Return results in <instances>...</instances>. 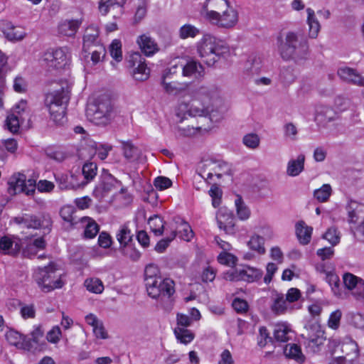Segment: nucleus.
I'll list each match as a JSON object with an SVG mask.
<instances>
[{"mask_svg":"<svg viewBox=\"0 0 364 364\" xmlns=\"http://www.w3.org/2000/svg\"><path fill=\"white\" fill-rule=\"evenodd\" d=\"M24 120L23 116H19L13 112L7 116L5 126L11 132L15 134L18 132L20 124H23Z\"/></svg>","mask_w":364,"mask_h":364,"instance_id":"nucleus-35","label":"nucleus"},{"mask_svg":"<svg viewBox=\"0 0 364 364\" xmlns=\"http://www.w3.org/2000/svg\"><path fill=\"white\" fill-rule=\"evenodd\" d=\"M99 30L96 26H90L87 28L83 36V52L90 53V48L101 45L98 41Z\"/></svg>","mask_w":364,"mask_h":364,"instance_id":"nucleus-21","label":"nucleus"},{"mask_svg":"<svg viewBox=\"0 0 364 364\" xmlns=\"http://www.w3.org/2000/svg\"><path fill=\"white\" fill-rule=\"evenodd\" d=\"M9 193L16 195L24 193L27 196H31L34 193L36 187V183L34 179H26V176L23 173H17L14 174L9 181Z\"/></svg>","mask_w":364,"mask_h":364,"instance_id":"nucleus-12","label":"nucleus"},{"mask_svg":"<svg viewBox=\"0 0 364 364\" xmlns=\"http://www.w3.org/2000/svg\"><path fill=\"white\" fill-rule=\"evenodd\" d=\"M56 267L53 262H50L48 266L38 267L33 273V279L38 287L44 292H50L55 289L61 288L64 282L61 279V274H56Z\"/></svg>","mask_w":364,"mask_h":364,"instance_id":"nucleus-5","label":"nucleus"},{"mask_svg":"<svg viewBox=\"0 0 364 364\" xmlns=\"http://www.w3.org/2000/svg\"><path fill=\"white\" fill-rule=\"evenodd\" d=\"M88 146L90 149V156L92 157L97 154L98 158L101 160H105L107 157L108 153L112 149V146L108 144L101 145V148L98 149L96 143L93 141H90Z\"/></svg>","mask_w":364,"mask_h":364,"instance_id":"nucleus-37","label":"nucleus"},{"mask_svg":"<svg viewBox=\"0 0 364 364\" xmlns=\"http://www.w3.org/2000/svg\"><path fill=\"white\" fill-rule=\"evenodd\" d=\"M312 230V228L307 226L302 220L296 224V234L301 244L307 245L309 243Z\"/></svg>","mask_w":364,"mask_h":364,"instance_id":"nucleus-28","label":"nucleus"},{"mask_svg":"<svg viewBox=\"0 0 364 364\" xmlns=\"http://www.w3.org/2000/svg\"><path fill=\"white\" fill-rule=\"evenodd\" d=\"M244 144L250 149H256L259 145V137L256 134H246L242 139Z\"/></svg>","mask_w":364,"mask_h":364,"instance_id":"nucleus-58","label":"nucleus"},{"mask_svg":"<svg viewBox=\"0 0 364 364\" xmlns=\"http://www.w3.org/2000/svg\"><path fill=\"white\" fill-rule=\"evenodd\" d=\"M144 277L145 285L149 287H151V285L154 284V280L162 278L158 266L154 264H149L146 266Z\"/></svg>","mask_w":364,"mask_h":364,"instance_id":"nucleus-31","label":"nucleus"},{"mask_svg":"<svg viewBox=\"0 0 364 364\" xmlns=\"http://www.w3.org/2000/svg\"><path fill=\"white\" fill-rule=\"evenodd\" d=\"M242 281L253 282L259 279L262 276V271L250 267H246L242 269Z\"/></svg>","mask_w":364,"mask_h":364,"instance_id":"nucleus-42","label":"nucleus"},{"mask_svg":"<svg viewBox=\"0 0 364 364\" xmlns=\"http://www.w3.org/2000/svg\"><path fill=\"white\" fill-rule=\"evenodd\" d=\"M154 185L159 191L165 190L172 186V181L167 177L158 176L154 181Z\"/></svg>","mask_w":364,"mask_h":364,"instance_id":"nucleus-61","label":"nucleus"},{"mask_svg":"<svg viewBox=\"0 0 364 364\" xmlns=\"http://www.w3.org/2000/svg\"><path fill=\"white\" fill-rule=\"evenodd\" d=\"M342 313L340 310H336L332 312L330 315L328 325L333 329H337L340 324Z\"/></svg>","mask_w":364,"mask_h":364,"instance_id":"nucleus-63","label":"nucleus"},{"mask_svg":"<svg viewBox=\"0 0 364 364\" xmlns=\"http://www.w3.org/2000/svg\"><path fill=\"white\" fill-rule=\"evenodd\" d=\"M264 243V237L258 235H255L251 237L250 240L247 242V245L252 250H254L260 255H263L265 252Z\"/></svg>","mask_w":364,"mask_h":364,"instance_id":"nucleus-45","label":"nucleus"},{"mask_svg":"<svg viewBox=\"0 0 364 364\" xmlns=\"http://www.w3.org/2000/svg\"><path fill=\"white\" fill-rule=\"evenodd\" d=\"M75 212V208L73 205H64L60 210V215L62 219L70 223V226H73L76 222L73 214Z\"/></svg>","mask_w":364,"mask_h":364,"instance_id":"nucleus-49","label":"nucleus"},{"mask_svg":"<svg viewBox=\"0 0 364 364\" xmlns=\"http://www.w3.org/2000/svg\"><path fill=\"white\" fill-rule=\"evenodd\" d=\"M302 336L306 339V345L313 352L320 350V346L326 341L324 331L321 326L315 321H309L304 326Z\"/></svg>","mask_w":364,"mask_h":364,"instance_id":"nucleus-10","label":"nucleus"},{"mask_svg":"<svg viewBox=\"0 0 364 364\" xmlns=\"http://www.w3.org/2000/svg\"><path fill=\"white\" fill-rule=\"evenodd\" d=\"M97 166L94 162H87L83 165L82 168V173L84 176V181H82V186L86 185L94 179L97 175Z\"/></svg>","mask_w":364,"mask_h":364,"instance_id":"nucleus-39","label":"nucleus"},{"mask_svg":"<svg viewBox=\"0 0 364 364\" xmlns=\"http://www.w3.org/2000/svg\"><path fill=\"white\" fill-rule=\"evenodd\" d=\"M148 223L151 231L156 236L162 235L164 230V222L163 218L158 215L149 218Z\"/></svg>","mask_w":364,"mask_h":364,"instance_id":"nucleus-40","label":"nucleus"},{"mask_svg":"<svg viewBox=\"0 0 364 364\" xmlns=\"http://www.w3.org/2000/svg\"><path fill=\"white\" fill-rule=\"evenodd\" d=\"M0 250L4 254L15 255L20 251V245L11 238L4 236L0 239Z\"/></svg>","mask_w":364,"mask_h":364,"instance_id":"nucleus-33","label":"nucleus"},{"mask_svg":"<svg viewBox=\"0 0 364 364\" xmlns=\"http://www.w3.org/2000/svg\"><path fill=\"white\" fill-rule=\"evenodd\" d=\"M46 247V241L43 237H40L34 240L33 244L27 247L26 250H24L23 255L24 257H31L36 254L35 248L44 249Z\"/></svg>","mask_w":364,"mask_h":364,"instance_id":"nucleus-51","label":"nucleus"},{"mask_svg":"<svg viewBox=\"0 0 364 364\" xmlns=\"http://www.w3.org/2000/svg\"><path fill=\"white\" fill-rule=\"evenodd\" d=\"M307 12V23L309 27V37L311 38H316L318 36V32L321 28L320 23L316 17L314 11L311 9L308 8L306 9Z\"/></svg>","mask_w":364,"mask_h":364,"instance_id":"nucleus-32","label":"nucleus"},{"mask_svg":"<svg viewBox=\"0 0 364 364\" xmlns=\"http://www.w3.org/2000/svg\"><path fill=\"white\" fill-rule=\"evenodd\" d=\"M277 46L281 57L285 60H303L306 58L309 54L306 38L302 34L296 32H287L284 38L282 36H278Z\"/></svg>","mask_w":364,"mask_h":364,"instance_id":"nucleus-2","label":"nucleus"},{"mask_svg":"<svg viewBox=\"0 0 364 364\" xmlns=\"http://www.w3.org/2000/svg\"><path fill=\"white\" fill-rule=\"evenodd\" d=\"M351 291L357 299H364V279L360 278Z\"/></svg>","mask_w":364,"mask_h":364,"instance_id":"nucleus-64","label":"nucleus"},{"mask_svg":"<svg viewBox=\"0 0 364 364\" xmlns=\"http://www.w3.org/2000/svg\"><path fill=\"white\" fill-rule=\"evenodd\" d=\"M203 65L195 60H190L183 66V75L188 77L200 78L203 75Z\"/></svg>","mask_w":364,"mask_h":364,"instance_id":"nucleus-25","label":"nucleus"},{"mask_svg":"<svg viewBox=\"0 0 364 364\" xmlns=\"http://www.w3.org/2000/svg\"><path fill=\"white\" fill-rule=\"evenodd\" d=\"M337 74L344 82L360 87L364 86V77L361 76L356 70L353 68L341 67L338 69Z\"/></svg>","mask_w":364,"mask_h":364,"instance_id":"nucleus-19","label":"nucleus"},{"mask_svg":"<svg viewBox=\"0 0 364 364\" xmlns=\"http://www.w3.org/2000/svg\"><path fill=\"white\" fill-rule=\"evenodd\" d=\"M154 284L151 287L146 286L148 295L153 299H160L164 301L170 299L175 292L174 282L170 279H160L154 280Z\"/></svg>","mask_w":364,"mask_h":364,"instance_id":"nucleus-13","label":"nucleus"},{"mask_svg":"<svg viewBox=\"0 0 364 364\" xmlns=\"http://www.w3.org/2000/svg\"><path fill=\"white\" fill-rule=\"evenodd\" d=\"M331 193V186L329 184H323L320 188L314 191V196L318 201L323 203L328 200Z\"/></svg>","mask_w":364,"mask_h":364,"instance_id":"nucleus-48","label":"nucleus"},{"mask_svg":"<svg viewBox=\"0 0 364 364\" xmlns=\"http://www.w3.org/2000/svg\"><path fill=\"white\" fill-rule=\"evenodd\" d=\"M42 60L49 69H62L68 61V48L63 47L48 50L44 53Z\"/></svg>","mask_w":364,"mask_h":364,"instance_id":"nucleus-14","label":"nucleus"},{"mask_svg":"<svg viewBox=\"0 0 364 364\" xmlns=\"http://www.w3.org/2000/svg\"><path fill=\"white\" fill-rule=\"evenodd\" d=\"M122 144L124 157L130 162L137 161L141 156V150L131 140L119 141Z\"/></svg>","mask_w":364,"mask_h":364,"instance_id":"nucleus-22","label":"nucleus"},{"mask_svg":"<svg viewBox=\"0 0 364 364\" xmlns=\"http://www.w3.org/2000/svg\"><path fill=\"white\" fill-rule=\"evenodd\" d=\"M93 48H90V54H91V60L94 64H97L100 60L101 55L105 54V49L102 45H97L96 47H93ZM89 55V53H87Z\"/></svg>","mask_w":364,"mask_h":364,"instance_id":"nucleus-62","label":"nucleus"},{"mask_svg":"<svg viewBox=\"0 0 364 364\" xmlns=\"http://www.w3.org/2000/svg\"><path fill=\"white\" fill-rule=\"evenodd\" d=\"M337 117L335 112L330 107H322L317 111L316 119L322 122H330Z\"/></svg>","mask_w":364,"mask_h":364,"instance_id":"nucleus-46","label":"nucleus"},{"mask_svg":"<svg viewBox=\"0 0 364 364\" xmlns=\"http://www.w3.org/2000/svg\"><path fill=\"white\" fill-rule=\"evenodd\" d=\"M12 221L17 225H23L28 229H43L44 233L48 234L51 230L52 219L48 214L38 216L33 214L23 213L14 217Z\"/></svg>","mask_w":364,"mask_h":364,"instance_id":"nucleus-8","label":"nucleus"},{"mask_svg":"<svg viewBox=\"0 0 364 364\" xmlns=\"http://www.w3.org/2000/svg\"><path fill=\"white\" fill-rule=\"evenodd\" d=\"M291 331L286 323H278L274 329V337L276 341L279 342H287L289 338L288 334Z\"/></svg>","mask_w":364,"mask_h":364,"instance_id":"nucleus-43","label":"nucleus"},{"mask_svg":"<svg viewBox=\"0 0 364 364\" xmlns=\"http://www.w3.org/2000/svg\"><path fill=\"white\" fill-rule=\"evenodd\" d=\"M55 181L61 190L75 189L82 186L79 181V176L72 173H60L55 175Z\"/></svg>","mask_w":364,"mask_h":364,"instance_id":"nucleus-17","label":"nucleus"},{"mask_svg":"<svg viewBox=\"0 0 364 364\" xmlns=\"http://www.w3.org/2000/svg\"><path fill=\"white\" fill-rule=\"evenodd\" d=\"M262 61L259 57L251 55L248 57L244 65V74L247 77H253L260 73Z\"/></svg>","mask_w":364,"mask_h":364,"instance_id":"nucleus-23","label":"nucleus"},{"mask_svg":"<svg viewBox=\"0 0 364 364\" xmlns=\"http://www.w3.org/2000/svg\"><path fill=\"white\" fill-rule=\"evenodd\" d=\"M305 156L299 154L296 159L289 161L287 167V174L289 176H297L304 169Z\"/></svg>","mask_w":364,"mask_h":364,"instance_id":"nucleus-27","label":"nucleus"},{"mask_svg":"<svg viewBox=\"0 0 364 364\" xmlns=\"http://www.w3.org/2000/svg\"><path fill=\"white\" fill-rule=\"evenodd\" d=\"M235 206L237 209V214L240 220H246L250 217V210L245 205L240 197L235 200Z\"/></svg>","mask_w":364,"mask_h":364,"instance_id":"nucleus-56","label":"nucleus"},{"mask_svg":"<svg viewBox=\"0 0 364 364\" xmlns=\"http://www.w3.org/2000/svg\"><path fill=\"white\" fill-rule=\"evenodd\" d=\"M119 183V181L110 173H105L102 176V181L97 191H101L103 194L107 193L115 188L116 184Z\"/></svg>","mask_w":364,"mask_h":364,"instance_id":"nucleus-34","label":"nucleus"},{"mask_svg":"<svg viewBox=\"0 0 364 364\" xmlns=\"http://www.w3.org/2000/svg\"><path fill=\"white\" fill-rule=\"evenodd\" d=\"M0 26L5 38L9 41H20L26 36V33L23 28L14 26L11 22L3 21Z\"/></svg>","mask_w":364,"mask_h":364,"instance_id":"nucleus-18","label":"nucleus"},{"mask_svg":"<svg viewBox=\"0 0 364 364\" xmlns=\"http://www.w3.org/2000/svg\"><path fill=\"white\" fill-rule=\"evenodd\" d=\"M199 56L205 58V63L208 65H213L220 57L229 53L228 46L222 40L211 35H205L198 43L197 47Z\"/></svg>","mask_w":364,"mask_h":364,"instance_id":"nucleus-3","label":"nucleus"},{"mask_svg":"<svg viewBox=\"0 0 364 364\" xmlns=\"http://www.w3.org/2000/svg\"><path fill=\"white\" fill-rule=\"evenodd\" d=\"M168 77V73H166L161 77V83L165 92L170 95H177L181 92L183 90L182 85L177 82H167Z\"/></svg>","mask_w":364,"mask_h":364,"instance_id":"nucleus-38","label":"nucleus"},{"mask_svg":"<svg viewBox=\"0 0 364 364\" xmlns=\"http://www.w3.org/2000/svg\"><path fill=\"white\" fill-rule=\"evenodd\" d=\"M210 196L212 198V205L214 208L218 207L221 203V198L223 195L222 190L213 184L210 191H208Z\"/></svg>","mask_w":364,"mask_h":364,"instance_id":"nucleus-55","label":"nucleus"},{"mask_svg":"<svg viewBox=\"0 0 364 364\" xmlns=\"http://www.w3.org/2000/svg\"><path fill=\"white\" fill-rule=\"evenodd\" d=\"M323 237L328 240L332 246H335L340 242V233L336 228H330L323 235Z\"/></svg>","mask_w":364,"mask_h":364,"instance_id":"nucleus-57","label":"nucleus"},{"mask_svg":"<svg viewBox=\"0 0 364 364\" xmlns=\"http://www.w3.org/2000/svg\"><path fill=\"white\" fill-rule=\"evenodd\" d=\"M181 230H178L181 238L185 241H190L193 237V232L191 226L185 221H181Z\"/></svg>","mask_w":364,"mask_h":364,"instance_id":"nucleus-60","label":"nucleus"},{"mask_svg":"<svg viewBox=\"0 0 364 364\" xmlns=\"http://www.w3.org/2000/svg\"><path fill=\"white\" fill-rule=\"evenodd\" d=\"M43 333L41 326L36 327L30 336H24L16 331L10 330L6 333V338L11 345L35 353L41 350L40 340L43 338Z\"/></svg>","mask_w":364,"mask_h":364,"instance_id":"nucleus-7","label":"nucleus"},{"mask_svg":"<svg viewBox=\"0 0 364 364\" xmlns=\"http://www.w3.org/2000/svg\"><path fill=\"white\" fill-rule=\"evenodd\" d=\"M129 66L132 69L131 73L137 81L146 80L149 77V70L145 63V59L139 52L130 54L128 59Z\"/></svg>","mask_w":364,"mask_h":364,"instance_id":"nucleus-15","label":"nucleus"},{"mask_svg":"<svg viewBox=\"0 0 364 364\" xmlns=\"http://www.w3.org/2000/svg\"><path fill=\"white\" fill-rule=\"evenodd\" d=\"M81 21L78 20H65L58 26V31L66 36H73L78 30Z\"/></svg>","mask_w":364,"mask_h":364,"instance_id":"nucleus-29","label":"nucleus"},{"mask_svg":"<svg viewBox=\"0 0 364 364\" xmlns=\"http://www.w3.org/2000/svg\"><path fill=\"white\" fill-rule=\"evenodd\" d=\"M137 43L146 56L152 55L158 50L157 43L148 35L143 34L139 36Z\"/></svg>","mask_w":364,"mask_h":364,"instance_id":"nucleus-24","label":"nucleus"},{"mask_svg":"<svg viewBox=\"0 0 364 364\" xmlns=\"http://www.w3.org/2000/svg\"><path fill=\"white\" fill-rule=\"evenodd\" d=\"M109 52L112 57L119 62L122 60V43L119 40L114 39L109 46Z\"/></svg>","mask_w":364,"mask_h":364,"instance_id":"nucleus-53","label":"nucleus"},{"mask_svg":"<svg viewBox=\"0 0 364 364\" xmlns=\"http://www.w3.org/2000/svg\"><path fill=\"white\" fill-rule=\"evenodd\" d=\"M222 100L218 89L214 85L200 86L194 91L193 97L188 102H181L177 109L176 115L180 122L187 116L209 117L211 121H218L220 117Z\"/></svg>","mask_w":364,"mask_h":364,"instance_id":"nucleus-1","label":"nucleus"},{"mask_svg":"<svg viewBox=\"0 0 364 364\" xmlns=\"http://www.w3.org/2000/svg\"><path fill=\"white\" fill-rule=\"evenodd\" d=\"M80 222L85 227L84 236L86 238H93L100 231L99 225L91 218L83 217Z\"/></svg>","mask_w":364,"mask_h":364,"instance_id":"nucleus-30","label":"nucleus"},{"mask_svg":"<svg viewBox=\"0 0 364 364\" xmlns=\"http://www.w3.org/2000/svg\"><path fill=\"white\" fill-rule=\"evenodd\" d=\"M207 20L219 27L229 28L233 27L238 21V14L230 5L221 12L211 11L207 13Z\"/></svg>","mask_w":364,"mask_h":364,"instance_id":"nucleus-11","label":"nucleus"},{"mask_svg":"<svg viewBox=\"0 0 364 364\" xmlns=\"http://www.w3.org/2000/svg\"><path fill=\"white\" fill-rule=\"evenodd\" d=\"M69 100L68 86L47 94L45 103L48 108L51 119L56 124L61 125L66 121L65 110Z\"/></svg>","mask_w":364,"mask_h":364,"instance_id":"nucleus-4","label":"nucleus"},{"mask_svg":"<svg viewBox=\"0 0 364 364\" xmlns=\"http://www.w3.org/2000/svg\"><path fill=\"white\" fill-rule=\"evenodd\" d=\"M360 278L349 272L343 276V284L346 289L352 291Z\"/></svg>","mask_w":364,"mask_h":364,"instance_id":"nucleus-59","label":"nucleus"},{"mask_svg":"<svg viewBox=\"0 0 364 364\" xmlns=\"http://www.w3.org/2000/svg\"><path fill=\"white\" fill-rule=\"evenodd\" d=\"M326 280L331 286L333 294L336 296H340L341 294V291L338 277L334 273L328 272L326 273Z\"/></svg>","mask_w":364,"mask_h":364,"instance_id":"nucleus-50","label":"nucleus"},{"mask_svg":"<svg viewBox=\"0 0 364 364\" xmlns=\"http://www.w3.org/2000/svg\"><path fill=\"white\" fill-rule=\"evenodd\" d=\"M85 286L89 291L95 294H100L104 289L102 282L98 279H86Z\"/></svg>","mask_w":364,"mask_h":364,"instance_id":"nucleus-52","label":"nucleus"},{"mask_svg":"<svg viewBox=\"0 0 364 364\" xmlns=\"http://www.w3.org/2000/svg\"><path fill=\"white\" fill-rule=\"evenodd\" d=\"M349 223H356L364 219V204L355 200H350L346 206Z\"/></svg>","mask_w":364,"mask_h":364,"instance_id":"nucleus-20","label":"nucleus"},{"mask_svg":"<svg viewBox=\"0 0 364 364\" xmlns=\"http://www.w3.org/2000/svg\"><path fill=\"white\" fill-rule=\"evenodd\" d=\"M284 353L287 357L294 359L296 362L302 363L305 357L303 355L301 348L296 344H288L284 350Z\"/></svg>","mask_w":364,"mask_h":364,"instance_id":"nucleus-36","label":"nucleus"},{"mask_svg":"<svg viewBox=\"0 0 364 364\" xmlns=\"http://www.w3.org/2000/svg\"><path fill=\"white\" fill-rule=\"evenodd\" d=\"M227 166L225 163L212 159H206L202 161L198 166L196 172L198 178L203 179L204 181L210 183L213 176L220 179L223 174L226 173L223 169Z\"/></svg>","mask_w":364,"mask_h":364,"instance_id":"nucleus-9","label":"nucleus"},{"mask_svg":"<svg viewBox=\"0 0 364 364\" xmlns=\"http://www.w3.org/2000/svg\"><path fill=\"white\" fill-rule=\"evenodd\" d=\"M199 33V30L191 24H186L181 27L179 36L181 38H194Z\"/></svg>","mask_w":364,"mask_h":364,"instance_id":"nucleus-54","label":"nucleus"},{"mask_svg":"<svg viewBox=\"0 0 364 364\" xmlns=\"http://www.w3.org/2000/svg\"><path fill=\"white\" fill-rule=\"evenodd\" d=\"M114 114L111 99L107 95L99 96L93 103L88 105L87 115L97 124L106 125L109 123Z\"/></svg>","mask_w":364,"mask_h":364,"instance_id":"nucleus-6","label":"nucleus"},{"mask_svg":"<svg viewBox=\"0 0 364 364\" xmlns=\"http://www.w3.org/2000/svg\"><path fill=\"white\" fill-rule=\"evenodd\" d=\"M174 334L177 340L183 344L191 343L195 337L194 333L191 331L182 327L175 328Z\"/></svg>","mask_w":364,"mask_h":364,"instance_id":"nucleus-41","label":"nucleus"},{"mask_svg":"<svg viewBox=\"0 0 364 364\" xmlns=\"http://www.w3.org/2000/svg\"><path fill=\"white\" fill-rule=\"evenodd\" d=\"M230 5L227 0H206L203 4L201 14L207 20V13L211 11H218L221 12Z\"/></svg>","mask_w":364,"mask_h":364,"instance_id":"nucleus-26","label":"nucleus"},{"mask_svg":"<svg viewBox=\"0 0 364 364\" xmlns=\"http://www.w3.org/2000/svg\"><path fill=\"white\" fill-rule=\"evenodd\" d=\"M287 302L283 294H277L272 306V311L277 314L284 313L287 309Z\"/></svg>","mask_w":364,"mask_h":364,"instance_id":"nucleus-47","label":"nucleus"},{"mask_svg":"<svg viewBox=\"0 0 364 364\" xmlns=\"http://www.w3.org/2000/svg\"><path fill=\"white\" fill-rule=\"evenodd\" d=\"M117 239L120 244L119 249L125 247L132 241L133 235L130 230L126 226H122L117 234Z\"/></svg>","mask_w":364,"mask_h":364,"instance_id":"nucleus-44","label":"nucleus"},{"mask_svg":"<svg viewBox=\"0 0 364 364\" xmlns=\"http://www.w3.org/2000/svg\"><path fill=\"white\" fill-rule=\"evenodd\" d=\"M217 223L220 230L225 233L233 235L236 232L235 220L232 212L226 208H221L216 216Z\"/></svg>","mask_w":364,"mask_h":364,"instance_id":"nucleus-16","label":"nucleus"}]
</instances>
